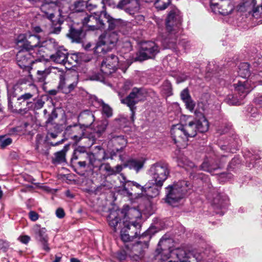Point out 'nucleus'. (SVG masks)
<instances>
[{"instance_id": "obj_28", "label": "nucleus", "mask_w": 262, "mask_h": 262, "mask_svg": "<svg viewBox=\"0 0 262 262\" xmlns=\"http://www.w3.org/2000/svg\"><path fill=\"white\" fill-rule=\"evenodd\" d=\"M86 9V2L83 0H77L71 6L73 14L80 13V18L86 15L84 10Z\"/></svg>"}, {"instance_id": "obj_29", "label": "nucleus", "mask_w": 262, "mask_h": 262, "mask_svg": "<svg viewBox=\"0 0 262 262\" xmlns=\"http://www.w3.org/2000/svg\"><path fill=\"white\" fill-rule=\"evenodd\" d=\"M58 6L42 2L40 6V9L44 13L45 16L51 20L54 16V12Z\"/></svg>"}, {"instance_id": "obj_7", "label": "nucleus", "mask_w": 262, "mask_h": 262, "mask_svg": "<svg viewBox=\"0 0 262 262\" xmlns=\"http://www.w3.org/2000/svg\"><path fill=\"white\" fill-rule=\"evenodd\" d=\"M258 82L257 81L247 80L245 81H238L236 84H234L235 91L239 95V98H236L234 96H229L228 102L232 105H240L242 104L241 100L249 93L255 85V83ZM237 97V96H236Z\"/></svg>"}, {"instance_id": "obj_64", "label": "nucleus", "mask_w": 262, "mask_h": 262, "mask_svg": "<svg viewBox=\"0 0 262 262\" xmlns=\"http://www.w3.org/2000/svg\"><path fill=\"white\" fill-rule=\"evenodd\" d=\"M240 161L237 158H234L232 159L231 161L229 163V166L230 168H233V166L236 164H239Z\"/></svg>"}, {"instance_id": "obj_16", "label": "nucleus", "mask_w": 262, "mask_h": 262, "mask_svg": "<svg viewBox=\"0 0 262 262\" xmlns=\"http://www.w3.org/2000/svg\"><path fill=\"white\" fill-rule=\"evenodd\" d=\"M159 51V47L154 42H144L142 45L141 49L139 52L137 59L138 60L142 61L153 58Z\"/></svg>"}, {"instance_id": "obj_19", "label": "nucleus", "mask_w": 262, "mask_h": 262, "mask_svg": "<svg viewBox=\"0 0 262 262\" xmlns=\"http://www.w3.org/2000/svg\"><path fill=\"white\" fill-rule=\"evenodd\" d=\"M34 53L22 48L16 54V61L18 66L21 69H30V66L34 62Z\"/></svg>"}, {"instance_id": "obj_59", "label": "nucleus", "mask_w": 262, "mask_h": 262, "mask_svg": "<svg viewBox=\"0 0 262 262\" xmlns=\"http://www.w3.org/2000/svg\"><path fill=\"white\" fill-rule=\"evenodd\" d=\"M9 243L3 240L0 239V250L6 251L9 247Z\"/></svg>"}, {"instance_id": "obj_4", "label": "nucleus", "mask_w": 262, "mask_h": 262, "mask_svg": "<svg viewBox=\"0 0 262 262\" xmlns=\"http://www.w3.org/2000/svg\"><path fill=\"white\" fill-rule=\"evenodd\" d=\"M192 187L189 182L185 180L169 185L166 188L165 202L173 205L187 195Z\"/></svg>"}, {"instance_id": "obj_25", "label": "nucleus", "mask_w": 262, "mask_h": 262, "mask_svg": "<svg viewBox=\"0 0 262 262\" xmlns=\"http://www.w3.org/2000/svg\"><path fill=\"white\" fill-rule=\"evenodd\" d=\"M130 225L135 228L139 226V224L136 222H129V224L124 223V227L121 229L120 233L121 238L124 242H129L133 239L134 237L137 236V232H135L134 235L128 233V230L130 229Z\"/></svg>"}, {"instance_id": "obj_30", "label": "nucleus", "mask_w": 262, "mask_h": 262, "mask_svg": "<svg viewBox=\"0 0 262 262\" xmlns=\"http://www.w3.org/2000/svg\"><path fill=\"white\" fill-rule=\"evenodd\" d=\"M35 149L41 154H46L48 150V143L43 135L37 134L35 140Z\"/></svg>"}, {"instance_id": "obj_36", "label": "nucleus", "mask_w": 262, "mask_h": 262, "mask_svg": "<svg viewBox=\"0 0 262 262\" xmlns=\"http://www.w3.org/2000/svg\"><path fill=\"white\" fill-rule=\"evenodd\" d=\"M103 16L104 21H106L108 24V29L110 30H114L120 24V19H114L106 12L103 13Z\"/></svg>"}, {"instance_id": "obj_57", "label": "nucleus", "mask_w": 262, "mask_h": 262, "mask_svg": "<svg viewBox=\"0 0 262 262\" xmlns=\"http://www.w3.org/2000/svg\"><path fill=\"white\" fill-rule=\"evenodd\" d=\"M44 103L43 101L38 100L36 102H33V107L30 110H39L43 107Z\"/></svg>"}, {"instance_id": "obj_44", "label": "nucleus", "mask_w": 262, "mask_h": 262, "mask_svg": "<svg viewBox=\"0 0 262 262\" xmlns=\"http://www.w3.org/2000/svg\"><path fill=\"white\" fill-rule=\"evenodd\" d=\"M87 155V152H82L79 150H74L72 158H71V162L73 164H76L77 162L76 161L77 160H83V159H86V157Z\"/></svg>"}, {"instance_id": "obj_46", "label": "nucleus", "mask_w": 262, "mask_h": 262, "mask_svg": "<svg viewBox=\"0 0 262 262\" xmlns=\"http://www.w3.org/2000/svg\"><path fill=\"white\" fill-rule=\"evenodd\" d=\"M170 4V0H156L155 7L159 10H165Z\"/></svg>"}, {"instance_id": "obj_26", "label": "nucleus", "mask_w": 262, "mask_h": 262, "mask_svg": "<svg viewBox=\"0 0 262 262\" xmlns=\"http://www.w3.org/2000/svg\"><path fill=\"white\" fill-rule=\"evenodd\" d=\"M121 213L124 214V222L130 221V220L140 218L141 216V212L135 208H129L128 206H124Z\"/></svg>"}, {"instance_id": "obj_32", "label": "nucleus", "mask_w": 262, "mask_h": 262, "mask_svg": "<svg viewBox=\"0 0 262 262\" xmlns=\"http://www.w3.org/2000/svg\"><path fill=\"white\" fill-rule=\"evenodd\" d=\"M56 70V69L53 67H48L43 70H38L36 73L35 79L34 81L45 83L47 77L52 72V70Z\"/></svg>"}, {"instance_id": "obj_40", "label": "nucleus", "mask_w": 262, "mask_h": 262, "mask_svg": "<svg viewBox=\"0 0 262 262\" xmlns=\"http://www.w3.org/2000/svg\"><path fill=\"white\" fill-rule=\"evenodd\" d=\"M197 126V131L204 133L208 130L209 127L208 122L204 116H202L198 120L194 121Z\"/></svg>"}, {"instance_id": "obj_2", "label": "nucleus", "mask_w": 262, "mask_h": 262, "mask_svg": "<svg viewBox=\"0 0 262 262\" xmlns=\"http://www.w3.org/2000/svg\"><path fill=\"white\" fill-rule=\"evenodd\" d=\"M29 85L31 89V91L25 93L18 97L17 99V102L14 106L13 105L11 98H14L16 96L17 94L15 93V91L18 86L15 85L10 89L7 87L8 106V109L12 112L17 113H21L23 112H26L33 107V102L31 100L33 99V96L37 93V88L33 83H31Z\"/></svg>"}, {"instance_id": "obj_43", "label": "nucleus", "mask_w": 262, "mask_h": 262, "mask_svg": "<svg viewBox=\"0 0 262 262\" xmlns=\"http://www.w3.org/2000/svg\"><path fill=\"white\" fill-rule=\"evenodd\" d=\"M86 9L92 10L99 6L103 7V0H89L86 2Z\"/></svg>"}, {"instance_id": "obj_52", "label": "nucleus", "mask_w": 262, "mask_h": 262, "mask_svg": "<svg viewBox=\"0 0 262 262\" xmlns=\"http://www.w3.org/2000/svg\"><path fill=\"white\" fill-rule=\"evenodd\" d=\"M181 161H179L178 165L180 166L184 167L186 169H188L189 168H192L195 167L194 164L191 161L188 160L187 159H185V161L183 162V164H181Z\"/></svg>"}, {"instance_id": "obj_15", "label": "nucleus", "mask_w": 262, "mask_h": 262, "mask_svg": "<svg viewBox=\"0 0 262 262\" xmlns=\"http://www.w3.org/2000/svg\"><path fill=\"white\" fill-rule=\"evenodd\" d=\"M59 79L57 88L59 91L65 94L71 92L78 83V78L76 76L66 77L62 73L59 75Z\"/></svg>"}, {"instance_id": "obj_56", "label": "nucleus", "mask_w": 262, "mask_h": 262, "mask_svg": "<svg viewBox=\"0 0 262 262\" xmlns=\"http://www.w3.org/2000/svg\"><path fill=\"white\" fill-rule=\"evenodd\" d=\"M181 98L183 102L191 98L188 90L186 89L183 90L181 93Z\"/></svg>"}, {"instance_id": "obj_22", "label": "nucleus", "mask_w": 262, "mask_h": 262, "mask_svg": "<svg viewBox=\"0 0 262 262\" xmlns=\"http://www.w3.org/2000/svg\"><path fill=\"white\" fill-rule=\"evenodd\" d=\"M108 159L104 150L100 149L97 153H88L86 159L88 160V166L90 168H98L99 169L102 162Z\"/></svg>"}, {"instance_id": "obj_24", "label": "nucleus", "mask_w": 262, "mask_h": 262, "mask_svg": "<svg viewBox=\"0 0 262 262\" xmlns=\"http://www.w3.org/2000/svg\"><path fill=\"white\" fill-rule=\"evenodd\" d=\"M148 241H145L144 243L140 241L133 245L132 251L128 254L129 257L133 260L138 261L143 257L144 249L147 248Z\"/></svg>"}, {"instance_id": "obj_31", "label": "nucleus", "mask_w": 262, "mask_h": 262, "mask_svg": "<svg viewBox=\"0 0 262 262\" xmlns=\"http://www.w3.org/2000/svg\"><path fill=\"white\" fill-rule=\"evenodd\" d=\"M144 164V161L142 159H132L126 161L123 164L124 167H128L130 169H134L138 172L141 169Z\"/></svg>"}, {"instance_id": "obj_38", "label": "nucleus", "mask_w": 262, "mask_h": 262, "mask_svg": "<svg viewBox=\"0 0 262 262\" xmlns=\"http://www.w3.org/2000/svg\"><path fill=\"white\" fill-rule=\"evenodd\" d=\"M96 101L101 106V112L103 115L107 118H110L113 116V109L108 104L104 103L102 99H99L98 98H96Z\"/></svg>"}, {"instance_id": "obj_62", "label": "nucleus", "mask_w": 262, "mask_h": 262, "mask_svg": "<svg viewBox=\"0 0 262 262\" xmlns=\"http://www.w3.org/2000/svg\"><path fill=\"white\" fill-rule=\"evenodd\" d=\"M56 215L59 219L63 218L65 215L63 209L60 208H58L56 211Z\"/></svg>"}, {"instance_id": "obj_48", "label": "nucleus", "mask_w": 262, "mask_h": 262, "mask_svg": "<svg viewBox=\"0 0 262 262\" xmlns=\"http://www.w3.org/2000/svg\"><path fill=\"white\" fill-rule=\"evenodd\" d=\"M100 170L105 171L108 176L115 175L113 168L111 166L109 163H102L99 168Z\"/></svg>"}, {"instance_id": "obj_39", "label": "nucleus", "mask_w": 262, "mask_h": 262, "mask_svg": "<svg viewBox=\"0 0 262 262\" xmlns=\"http://www.w3.org/2000/svg\"><path fill=\"white\" fill-rule=\"evenodd\" d=\"M78 57L76 54H69L67 56L64 66L67 69H70L73 67H75L78 63Z\"/></svg>"}, {"instance_id": "obj_61", "label": "nucleus", "mask_w": 262, "mask_h": 262, "mask_svg": "<svg viewBox=\"0 0 262 262\" xmlns=\"http://www.w3.org/2000/svg\"><path fill=\"white\" fill-rule=\"evenodd\" d=\"M18 239L23 244H27L30 241V237L28 235L20 236Z\"/></svg>"}, {"instance_id": "obj_50", "label": "nucleus", "mask_w": 262, "mask_h": 262, "mask_svg": "<svg viewBox=\"0 0 262 262\" xmlns=\"http://www.w3.org/2000/svg\"><path fill=\"white\" fill-rule=\"evenodd\" d=\"M108 125V122L106 120L103 121L100 124L98 125L97 126V134H98V136H100L103 133L105 130L107 126Z\"/></svg>"}, {"instance_id": "obj_11", "label": "nucleus", "mask_w": 262, "mask_h": 262, "mask_svg": "<svg viewBox=\"0 0 262 262\" xmlns=\"http://www.w3.org/2000/svg\"><path fill=\"white\" fill-rule=\"evenodd\" d=\"M102 12L100 14L94 13L93 14H88L82 16L80 18L81 23L83 25H86L92 30L97 29H103L105 28L104 20L103 18V14Z\"/></svg>"}, {"instance_id": "obj_49", "label": "nucleus", "mask_w": 262, "mask_h": 262, "mask_svg": "<svg viewBox=\"0 0 262 262\" xmlns=\"http://www.w3.org/2000/svg\"><path fill=\"white\" fill-rule=\"evenodd\" d=\"M12 142V140L10 138H6L5 136H0V148H5L7 146L10 145Z\"/></svg>"}, {"instance_id": "obj_34", "label": "nucleus", "mask_w": 262, "mask_h": 262, "mask_svg": "<svg viewBox=\"0 0 262 262\" xmlns=\"http://www.w3.org/2000/svg\"><path fill=\"white\" fill-rule=\"evenodd\" d=\"M35 238L40 242L46 241L48 239V235L46 234L47 230L45 228H41L38 225H36L33 229Z\"/></svg>"}, {"instance_id": "obj_5", "label": "nucleus", "mask_w": 262, "mask_h": 262, "mask_svg": "<svg viewBox=\"0 0 262 262\" xmlns=\"http://www.w3.org/2000/svg\"><path fill=\"white\" fill-rule=\"evenodd\" d=\"M166 239L162 238L159 243L158 247L156 250L158 255L161 254L162 262L168 260V262H187L189 261L191 253L187 252L183 249H176L170 251L164 250L162 246L166 242Z\"/></svg>"}, {"instance_id": "obj_17", "label": "nucleus", "mask_w": 262, "mask_h": 262, "mask_svg": "<svg viewBox=\"0 0 262 262\" xmlns=\"http://www.w3.org/2000/svg\"><path fill=\"white\" fill-rule=\"evenodd\" d=\"M119 62L116 55L113 54L108 55L101 63V72L106 76L111 74L118 68Z\"/></svg>"}, {"instance_id": "obj_60", "label": "nucleus", "mask_w": 262, "mask_h": 262, "mask_svg": "<svg viewBox=\"0 0 262 262\" xmlns=\"http://www.w3.org/2000/svg\"><path fill=\"white\" fill-rule=\"evenodd\" d=\"M29 217L32 221H36L38 219V214L35 211H31L29 213Z\"/></svg>"}, {"instance_id": "obj_53", "label": "nucleus", "mask_w": 262, "mask_h": 262, "mask_svg": "<svg viewBox=\"0 0 262 262\" xmlns=\"http://www.w3.org/2000/svg\"><path fill=\"white\" fill-rule=\"evenodd\" d=\"M29 125V124L27 122H24L23 126H17L13 128L12 129L14 132L17 133L24 134L26 132V128Z\"/></svg>"}, {"instance_id": "obj_18", "label": "nucleus", "mask_w": 262, "mask_h": 262, "mask_svg": "<svg viewBox=\"0 0 262 262\" xmlns=\"http://www.w3.org/2000/svg\"><path fill=\"white\" fill-rule=\"evenodd\" d=\"M39 43L40 37L37 35H30L28 37H25L24 35L20 34L17 39V44L18 46L31 51L34 48L38 47Z\"/></svg>"}, {"instance_id": "obj_41", "label": "nucleus", "mask_w": 262, "mask_h": 262, "mask_svg": "<svg viewBox=\"0 0 262 262\" xmlns=\"http://www.w3.org/2000/svg\"><path fill=\"white\" fill-rule=\"evenodd\" d=\"M161 94L166 97L172 95V89L171 83L168 80H165L161 86Z\"/></svg>"}, {"instance_id": "obj_58", "label": "nucleus", "mask_w": 262, "mask_h": 262, "mask_svg": "<svg viewBox=\"0 0 262 262\" xmlns=\"http://www.w3.org/2000/svg\"><path fill=\"white\" fill-rule=\"evenodd\" d=\"M132 185L133 186H135L137 188L140 189L141 190V192L142 193H145V191L146 190L147 185V184H146L144 186H141L140 184L136 182L132 181Z\"/></svg>"}, {"instance_id": "obj_55", "label": "nucleus", "mask_w": 262, "mask_h": 262, "mask_svg": "<svg viewBox=\"0 0 262 262\" xmlns=\"http://www.w3.org/2000/svg\"><path fill=\"white\" fill-rule=\"evenodd\" d=\"M124 250H120L116 253V257L120 261L125 259L127 254H128Z\"/></svg>"}, {"instance_id": "obj_33", "label": "nucleus", "mask_w": 262, "mask_h": 262, "mask_svg": "<svg viewBox=\"0 0 262 262\" xmlns=\"http://www.w3.org/2000/svg\"><path fill=\"white\" fill-rule=\"evenodd\" d=\"M67 36L72 40V41L80 42L83 37V30L81 28L75 29L71 27Z\"/></svg>"}, {"instance_id": "obj_14", "label": "nucleus", "mask_w": 262, "mask_h": 262, "mask_svg": "<svg viewBox=\"0 0 262 262\" xmlns=\"http://www.w3.org/2000/svg\"><path fill=\"white\" fill-rule=\"evenodd\" d=\"M227 156L222 155L221 159L222 161L218 162L219 158L215 159H207L204 161L201 166V169L204 171L210 173L211 174H216L219 170L221 169L223 166V164L226 162L224 159Z\"/></svg>"}, {"instance_id": "obj_10", "label": "nucleus", "mask_w": 262, "mask_h": 262, "mask_svg": "<svg viewBox=\"0 0 262 262\" xmlns=\"http://www.w3.org/2000/svg\"><path fill=\"white\" fill-rule=\"evenodd\" d=\"M79 125H75L73 129L79 130L78 135H75L74 138L81 139L84 135V131L85 128L91 126L95 121V117L93 113L89 110H85L82 112L78 116Z\"/></svg>"}, {"instance_id": "obj_12", "label": "nucleus", "mask_w": 262, "mask_h": 262, "mask_svg": "<svg viewBox=\"0 0 262 262\" xmlns=\"http://www.w3.org/2000/svg\"><path fill=\"white\" fill-rule=\"evenodd\" d=\"M116 4L118 9L123 10L130 15H134L139 11L140 6L139 0H108Z\"/></svg>"}, {"instance_id": "obj_20", "label": "nucleus", "mask_w": 262, "mask_h": 262, "mask_svg": "<svg viewBox=\"0 0 262 262\" xmlns=\"http://www.w3.org/2000/svg\"><path fill=\"white\" fill-rule=\"evenodd\" d=\"M209 181L206 182L205 185H207L209 191L207 194V198L209 200H212L213 204L216 205L218 207H224L227 204L228 201V198L226 195H223L217 192L215 188H213Z\"/></svg>"}, {"instance_id": "obj_23", "label": "nucleus", "mask_w": 262, "mask_h": 262, "mask_svg": "<svg viewBox=\"0 0 262 262\" xmlns=\"http://www.w3.org/2000/svg\"><path fill=\"white\" fill-rule=\"evenodd\" d=\"M250 65L247 62L241 63L239 65L238 75L243 78H249L248 80L257 81L260 85H262V80L259 79V77H262V72L256 74L251 75L249 70Z\"/></svg>"}, {"instance_id": "obj_9", "label": "nucleus", "mask_w": 262, "mask_h": 262, "mask_svg": "<svg viewBox=\"0 0 262 262\" xmlns=\"http://www.w3.org/2000/svg\"><path fill=\"white\" fill-rule=\"evenodd\" d=\"M145 99V95L141 89L134 88L131 93L124 99H121L122 103L127 105L132 112L131 119L134 120L136 107L135 105L139 101H143Z\"/></svg>"}, {"instance_id": "obj_54", "label": "nucleus", "mask_w": 262, "mask_h": 262, "mask_svg": "<svg viewBox=\"0 0 262 262\" xmlns=\"http://www.w3.org/2000/svg\"><path fill=\"white\" fill-rule=\"evenodd\" d=\"M184 102L185 104L186 107L190 111L192 112L194 110L195 104L191 98L185 101Z\"/></svg>"}, {"instance_id": "obj_3", "label": "nucleus", "mask_w": 262, "mask_h": 262, "mask_svg": "<svg viewBox=\"0 0 262 262\" xmlns=\"http://www.w3.org/2000/svg\"><path fill=\"white\" fill-rule=\"evenodd\" d=\"M171 137L174 143L179 148H185L189 138L194 137L197 133V126L194 121L185 124L174 125L171 128Z\"/></svg>"}, {"instance_id": "obj_45", "label": "nucleus", "mask_w": 262, "mask_h": 262, "mask_svg": "<svg viewBox=\"0 0 262 262\" xmlns=\"http://www.w3.org/2000/svg\"><path fill=\"white\" fill-rule=\"evenodd\" d=\"M124 182H122L123 191H124L126 194L130 196L132 195V193L130 191V190H133L132 187L133 186L132 185L133 182L131 181L126 180L125 177H123Z\"/></svg>"}, {"instance_id": "obj_63", "label": "nucleus", "mask_w": 262, "mask_h": 262, "mask_svg": "<svg viewBox=\"0 0 262 262\" xmlns=\"http://www.w3.org/2000/svg\"><path fill=\"white\" fill-rule=\"evenodd\" d=\"M48 242V239L46 240V241L40 242V243L41 244L42 249L47 252H49L50 250V248L49 247Z\"/></svg>"}, {"instance_id": "obj_37", "label": "nucleus", "mask_w": 262, "mask_h": 262, "mask_svg": "<svg viewBox=\"0 0 262 262\" xmlns=\"http://www.w3.org/2000/svg\"><path fill=\"white\" fill-rule=\"evenodd\" d=\"M147 187L145 194L151 198H154L159 195L162 186L158 185L155 182V183L152 186H149L147 184Z\"/></svg>"}, {"instance_id": "obj_35", "label": "nucleus", "mask_w": 262, "mask_h": 262, "mask_svg": "<svg viewBox=\"0 0 262 262\" xmlns=\"http://www.w3.org/2000/svg\"><path fill=\"white\" fill-rule=\"evenodd\" d=\"M68 148V145H65L62 150L55 152L52 160V163L56 164L66 162V154Z\"/></svg>"}, {"instance_id": "obj_8", "label": "nucleus", "mask_w": 262, "mask_h": 262, "mask_svg": "<svg viewBox=\"0 0 262 262\" xmlns=\"http://www.w3.org/2000/svg\"><path fill=\"white\" fill-rule=\"evenodd\" d=\"M118 40V35L114 32L103 33L99 37L95 47V51L97 53H105L113 48Z\"/></svg>"}, {"instance_id": "obj_1", "label": "nucleus", "mask_w": 262, "mask_h": 262, "mask_svg": "<svg viewBox=\"0 0 262 262\" xmlns=\"http://www.w3.org/2000/svg\"><path fill=\"white\" fill-rule=\"evenodd\" d=\"M182 22V15L180 11L175 7H171L166 21L167 35L163 40V43L166 45L165 48H175L178 38L181 32Z\"/></svg>"}, {"instance_id": "obj_13", "label": "nucleus", "mask_w": 262, "mask_h": 262, "mask_svg": "<svg viewBox=\"0 0 262 262\" xmlns=\"http://www.w3.org/2000/svg\"><path fill=\"white\" fill-rule=\"evenodd\" d=\"M210 7L215 13L223 15L230 14L234 9L230 0H211Z\"/></svg>"}, {"instance_id": "obj_21", "label": "nucleus", "mask_w": 262, "mask_h": 262, "mask_svg": "<svg viewBox=\"0 0 262 262\" xmlns=\"http://www.w3.org/2000/svg\"><path fill=\"white\" fill-rule=\"evenodd\" d=\"M47 45L52 46L54 49H57L56 53L50 56L51 59L56 63L62 64L64 66V62L68 55L67 50L62 47L57 48L58 43L54 39H50L47 41Z\"/></svg>"}, {"instance_id": "obj_51", "label": "nucleus", "mask_w": 262, "mask_h": 262, "mask_svg": "<svg viewBox=\"0 0 262 262\" xmlns=\"http://www.w3.org/2000/svg\"><path fill=\"white\" fill-rule=\"evenodd\" d=\"M58 117V114L55 110H53L51 114L49 115L46 123L47 124H53L54 123V120Z\"/></svg>"}, {"instance_id": "obj_6", "label": "nucleus", "mask_w": 262, "mask_h": 262, "mask_svg": "<svg viewBox=\"0 0 262 262\" xmlns=\"http://www.w3.org/2000/svg\"><path fill=\"white\" fill-rule=\"evenodd\" d=\"M148 173L158 185L162 186L169 174L168 165L164 162H158L151 165Z\"/></svg>"}, {"instance_id": "obj_42", "label": "nucleus", "mask_w": 262, "mask_h": 262, "mask_svg": "<svg viewBox=\"0 0 262 262\" xmlns=\"http://www.w3.org/2000/svg\"><path fill=\"white\" fill-rule=\"evenodd\" d=\"M109 225L116 229V227L120 221V219L118 217V213L116 211L111 212L107 218Z\"/></svg>"}, {"instance_id": "obj_27", "label": "nucleus", "mask_w": 262, "mask_h": 262, "mask_svg": "<svg viewBox=\"0 0 262 262\" xmlns=\"http://www.w3.org/2000/svg\"><path fill=\"white\" fill-rule=\"evenodd\" d=\"M107 138L110 142H111L114 146H120V149L123 147H125L127 144L126 140L124 138V136L118 135L116 132L109 134Z\"/></svg>"}, {"instance_id": "obj_47", "label": "nucleus", "mask_w": 262, "mask_h": 262, "mask_svg": "<svg viewBox=\"0 0 262 262\" xmlns=\"http://www.w3.org/2000/svg\"><path fill=\"white\" fill-rule=\"evenodd\" d=\"M133 25L130 22H126L122 25L120 31L124 35L129 34L133 30Z\"/></svg>"}]
</instances>
